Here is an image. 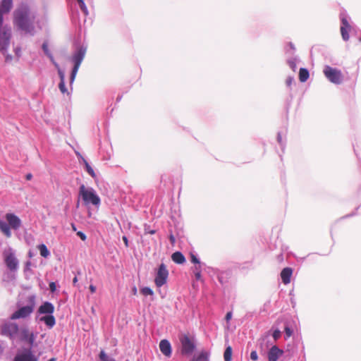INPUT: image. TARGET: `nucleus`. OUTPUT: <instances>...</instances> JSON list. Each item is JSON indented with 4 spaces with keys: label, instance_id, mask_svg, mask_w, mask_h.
Returning a JSON list of instances; mask_svg holds the SVG:
<instances>
[{
    "label": "nucleus",
    "instance_id": "f257e3e1",
    "mask_svg": "<svg viewBox=\"0 0 361 361\" xmlns=\"http://www.w3.org/2000/svg\"><path fill=\"white\" fill-rule=\"evenodd\" d=\"M13 25L24 35L34 36L39 29L37 12L26 4L20 5L13 12Z\"/></svg>",
    "mask_w": 361,
    "mask_h": 361
},
{
    "label": "nucleus",
    "instance_id": "f03ea898",
    "mask_svg": "<svg viewBox=\"0 0 361 361\" xmlns=\"http://www.w3.org/2000/svg\"><path fill=\"white\" fill-rule=\"evenodd\" d=\"M13 7L12 0H2L0 3V51L6 56V61H10L12 56L6 54L11 37V29L4 25V15L9 13Z\"/></svg>",
    "mask_w": 361,
    "mask_h": 361
},
{
    "label": "nucleus",
    "instance_id": "7ed1b4c3",
    "mask_svg": "<svg viewBox=\"0 0 361 361\" xmlns=\"http://www.w3.org/2000/svg\"><path fill=\"white\" fill-rule=\"evenodd\" d=\"M7 222L0 220V231L7 237L11 236V229L18 230L22 225L20 218L13 213H7L5 215Z\"/></svg>",
    "mask_w": 361,
    "mask_h": 361
},
{
    "label": "nucleus",
    "instance_id": "20e7f679",
    "mask_svg": "<svg viewBox=\"0 0 361 361\" xmlns=\"http://www.w3.org/2000/svg\"><path fill=\"white\" fill-rule=\"evenodd\" d=\"M78 195L85 206L88 207L90 204H92L97 208L99 207L100 198L92 188H87L82 184L79 188Z\"/></svg>",
    "mask_w": 361,
    "mask_h": 361
},
{
    "label": "nucleus",
    "instance_id": "39448f33",
    "mask_svg": "<svg viewBox=\"0 0 361 361\" xmlns=\"http://www.w3.org/2000/svg\"><path fill=\"white\" fill-rule=\"evenodd\" d=\"M181 354L186 356L191 355L196 348L195 338L187 334L179 336Z\"/></svg>",
    "mask_w": 361,
    "mask_h": 361
},
{
    "label": "nucleus",
    "instance_id": "423d86ee",
    "mask_svg": "<svg viewBox=\"0 0 361 361\" xmlns=\"http://www.w3.org/2000/svg\"><path fill=\"white\" fill-rule=\"evenodd\" d=\"M86 53V48L84 47H80L78 49L75 53L73 54L71 61L74 63V66L73 68L71 77H70V84L72 85L73 82L79 67L85 57Z\"/></svg>",
    "mask_w": 361,
    "mask_h": 361
},
{
    "label": "nucleus",
    "instance_id": "0eeeda50",
    "mask_svg": "<svg viewBox=\"0 0 361 361\" xmlns=\"http://www.w3.org/2000/svg\"><path fill=\"white\" fill-rule=\"evenodd\" d=\"M4 259L6 267L11 272L15 273L18 271L19 267V261L15 255V252L12 248H8L4 252Z\"/></svg>",
    "mask_w": 361,
    "mask_h": 361
},
{
    "label": "nucleus",
    "instance_id": "6e6552de",
    "mask_svg": "<svg viewBox=\"0 0 361 361\" xmlns=\"http://www.w3.org/2000/svg\"><path fill=\"white\" fill-rule=\"evenodd\" d=\"M323 72L326 78L331 82L337 85L342 82L343 77L340 70L334 68L329 66H325Z\"/></svg>",
    "mask_w": 361,
    "mask_h": 361
},
{
    "label": "nucleus",
    "instance_id": "1a4fd4ad",
    "mask_svg": "<svg viewBox=\"0 0 361 361\" xmlns=\"http://www.w3.org/2000/svg\"><path fill=\"white\" fill-rule=\"evenodd\" d=\"M169 276V271L164 264H161L155 275L154 283L157 287H161L166 281Z\"/></svg>",
    "mask_w": 361,
    "mask_h": 361
},
{
    "label": "nucleus",
    "instance_id": "9d476101",
    "mask_svg": "<svg viewBox=\"0 0 361 361\" xmlns=\"http://www.w3.org/2000/svg\"><path fill=\"white\" fill-rule=\"evenodd\" d=\"M19 331L17 324L8 322L1 326V334L4 336H8L11 339H14Z\"/></svg>",
    "mask_w": 361,
    "mask_h": 361
},
{
    "label": "nucleus",
    "instance_id": "9b49d317",
    "mask_svg": "<svg viewBox=\"0 0 361 361\" xmlns=\"http://www.w3.org/2000/svg\"><path fill=\"white\" fill-rule=\"evenodd\" d=\"M34 310V304L26 305L19 308L10 317L11 319H25L29 317Z\"/></svg>",
    "mask_w": 361,
    "mask_h": 361
},
{
    "label": "nucleus",
    "instance_id": "f8f14e48",
    "mask_svg": "<svg viewBox=\"0 0 361 361\" xmlns=\"http://www.w3.org/2000/svg\"><path fill=\"white\" fill-rule=\"evenodd\" d=\"M37 357L29 349H24L16 354L14 361H37Z\"/></svg>",
    "mask_w": 361,
    "mask_h": 361
},
{
    "label": "nucleus",
    "instance_id": "ddd939ff",
    "mask_svg": "<svg viewBox=\"0 0 361 361\" xmlns=\"http://www.w3.org/2000/svg\"><path fill=\"white\" fill-rule=\"evenodd\" d=\"M340 16L342 24L341 26V33L343 40L347 41L349 39L348 30L350 29V25L349 24L347 16L344 13H341Z\"/></svg>",
    "mask_w": 361,
    "mask_h": 361
},
{
    "label": "nucleus",
    "instance_id": "4468645a",
    "mask_svg": "<svg viewBox=\"0 0 361 361\" xmlns=\"http://www.w3.org/2000/svg\"><path fill=\"white\" fill-rule=\"evenodd\" d=\"M20 338L21 341L27 342L31 346L34 344L35 340L34 334L30 332V331L26 328L20 330Z\"/></svg>",
    "mask_w": 361,
    "mask_h": 361
},
{
    "label": "nucleus",
    "instance_id": "2eb2a0df",
    "mask_svg": "<svg viewBox=\"0 0 361 361\" xmlns=\"http://www.w3.org/2000/svg\"><path fill=\"white\" fill-rule=\"evenodd\" d=\"M283 351L279 349L276 345L272 346L268 352L269 361H277L282 356Z\"/></svg>",
    "mask_w": 361,
    "mask_h": 361
},
{
    "label": "nucleus",
    "instance_id": "dca6fc26",
    "mask_svg": "<svg viewBox=\"0 0 361 361\" xmlns=\"http://www.w3.org/2000/svg\"><path fill=\"white\" fill-rule=\"evenodd\" d=\"M54 311V305L49 302H44L38 309L39 314H51Z\"/></svg>",
    "mask_w": 361,
    "mask_h": 361
},
{
    "label": "nucleus",
    "instance_id": "f3484780",
    "mask_svg": "<svg viewBox=\"0 0 361 361\" xmlns=\"http://www.w3.org/2000/svg\"><path fill=\"white\" fill-rule=\"evenodd\" d=\"M159 349L163 355L166 357L171 355V345L168 340H161L159 343Z\"/></svg>",
    "mask_w": 361,
    "mask_h": 361
},
{
    "label": "nucleus",
    "instance_id": "a211bd4d",
    "mask_svg": "<svg viewBox=\"0 0 361 361\" xmlns=\"http://www.w3.org/2000/svg\"><path fill=\"white\" fill-rule=\"evenodd\" d=\"M293 274V270L291 268L286 267L284 268L281 272V277L282 281L284 284H288L290 282V277Z\"/></svg>",
    "mask_w": 361,
    "mask_h": 361
},
{
    "label": "nucleus",
    "instance_id": "6ab92c4d",
    "mask_svg": "<svg viewBox=\"0 0 361 361\" xmlns=\"http://www.w3.org/2000/svg\"><path fill=\"white\" fill-rule=\"evenodd\" d=\"M40 322H44V324L49 327L52 328L56 324V319L51 314H47L39 318Z\"/></svg>",
    "mask_w": 361,
    "mask_h": 361
},
{
    "label": "nucleus",
    "instance_id": "aec40b11",
    "mask_svg": "<svg viewBox=\"0 0 361 361\" xmlns=\"http://www.w3.org/2000/svg\"><path fill=\"white\" fill-rule=\"evenodd\" d=\"M172 260L177 264H183L185 261L184 255L180 252H176L171 256Z\"/></svg>",
    "mask_w": 361,
    "mask_h": 361
},
{
    "label": "nucleus",
    "instance_id": "412c9836",
    "mask_svg": "<svg viewBox=\"0 0 361 361\" xmlns=\"http://www.w3.org/2000/svg\"><path fill=\"white\" fill-rule=\"evenodd\" d=\"M81 160H82V162L83 163V164L85 165V168L86 171L92 178H95L96 177V174H95L93 169L91 167V166L89 164V163L87 161V160L85 158H83V157H81Z\"/></svg>",
    "mask_w": 361,
    "mask_h": 361
},
{
    "label": "nucleus",
    "instance_id": "4be33fe9",
    "mask_svg": "<svg viewBox=\"0 0 361 361\" xmlns=\"http://www.w3.org/2000/svg\"><path fill=\"white\" fill-rule=\"evenodd\" d=\"M309 78V71L306 68H301L299 71V79L301 82L307 81Z\"/></svg>",
    "mask_w": 361,
    "mask_h": 361
},
{
    "label": "nucleus",
    "instance_id": "5701e85b",
    "mask_svg": "<svg viewBox=\"0 0 361 361\" xmlns=\"http://www.w3.org/2000/svg\"><path fill=\"white\" fill-rule=\"evenodd\" d=\"M209 355L206 351H202L197 357H194L192 361H209Z\"/></svg>",
    "mask_w": 361,
    "mask_h": 361
},
{
    "label": "nucleus",
    "instance_id": "b1692460",
    "mask_svg": "<svg viewBox=\"0 0 361 361\" xmlns=\"http://www.w3.org/2000/svg\"><path fill=\"white\" fill-rule=\"evenodd\" d=\"M38 249L39 250L40 255L44 257H47L50 252L48 250L47 246L44 244H41L38 246Z\"/></svg>",
    "mask_w": 361,
    "mask_h": 361
},
{
    "label": "nucleus",
    "instance_id": "393cba45",
    "mask_svg": "<svg viewBox=\"0 0 361 361\" xmlns=\"http://www.w3.org/2000/svg\"><path fill=\"white\" fill-rule=\"evenodd\" d=\"M42 49H43L44 54L50 59L52 63L56 62L51 53L49 51L48 45L46 42H44L42 44Z\"/></svg>",
    "mask_w": 361,
    "mask_h": 361
},
{
    "label": "nucleus",
    "instance_id": "a878e982",
    "mask_svg": "<svg viewBox=\"0 0 361 361\" xmlns=\"http://www.w3.org/2000/svg\"><path fill=\"white\" fill-rule=\"evenodd\" d=\"M232 355V348L228 346L226 348L224 354V357L225 361H231Z\"/></svg>",
    "mask_w": 361,
    "mask_h": 361
},
{
    "label": "nucleus",
    "instance_id": "bb28decb",
    "mask_svg": "<svg viewBox=\"0 0 361 361\" xmlns=\"http://www.w3.org/2000/svg\"><path fill=\"white\" fill-rule=\"evenodd\" d=\"M53 64L57 69L58 74L60 78V81H65L64 71L61 69V68L59 67V65L56 62L53 63Z\"/></svg>",
    "mask_w": 361,
    "mask_h": 361
},
{
    "label": "nucleus",
    "instance_id": "cd10ccee",
    "mask_svg": "<svg viewBox=\"0 0 361 361\" xmlns=\"http://www.w3.org/2000/svg\"><path fill=\"white\" fill-rule=\"evenodd\" d=\"M99 358L102 361H116L114 358L109 357L104 351H101Z\"/></svg>",
    "mask_w": 361,
    "mask_h": 361
},
{
    "label": "nucleus",
    "instance_id": "c85d7f7f",
    "mask_svg": "<svg viewBox=\"0 0 361 361\" xmlns=\"http://www.w3.org/2000/svg\"><path fill=\"white\" fill-rule=\"evenodd\" d=\"M140 292L144 295H152L153 291L149 287H144L140 290Z\"/></svg>",
    "mask_w": 361,
    "mask_h": 361
},
{
    "label": "nucleus",
    "instance_id": "c756f323",
    "mask_svg": "<svg viewBox=\"0 0 361 361\" xmlns=\"http://www.w3.org/2000/svg\"><path fill=\"white\" fill-rule=\"evenodd\" d=\"M59 88L60 91L61 92V93H63V94H66V93L68 94V90L66 87L65 81H60V82L59 84Z\"/></svg>",
    "mask_w": 361,
    "mask_h": 361
},
{
    "label": "nucleus",
    "instance_id": "7c9ffc66",
    "mask_svg": "<svg viewBox=\"0 0 361 361\" xmlns=\"http://www.w3.org/2000/svg\"><path fill=\"white\" fill-rule=\"evenodd\" d=\"M194 272H195V279L197 280H200L201 279L200 265L195 267Z\"/></svg>",
    "mask_w": 361,
    "mask_h": 361
},
{
    "label": "nucleus",
    "instance_id": "2f4dec72",
    "mask_svg": "<svg viewBox=\"0 0 361 361\" xmlns=\"http://www.w3.org/2000/svg\"><path fill=\"white\" fill-rule=\"evenodd\" d=\"M281 332L279 329L274 330L272 334V336L275 341H277L281 337Z\"/></svg>",
    "mask_w": 361,
    "mask_h": 361
},
{
    "label": "nucleus",
    "instance_id": "473e14b6",
    "mask_svg": "<svg viewBox=\"0 0 361 361\" xmlns=\"http://www.w3.org/2000/svg\"><path fill=\"white\" fill-rule=\"evenodd\" d=\"M79 5H80V9L83 11L84 14L85 15H87L88 14V11H87V7L85 6V4L84 1H82V2H80Z\"/></svg>",
    "mask_w": 361,
    "mask_h": 361
},
{
    "label": "nucleus",
    "instance_id": "72a5a7b5",
    "mask_svg": "<svg viewBox=\"0 0 361 361\" xmlns=\"http://www.w3.org/2000/svg\"><path fill=\"white\" fill-rule=\"evenodd\" d=\"M288 63L290 66V68L293 71H295V69H296V63H295V61L293 59L291 60H288Z\"/></svg>",
    "mask_w": 361,
    "mask_h": 361
},
{
    "label": "nucleus",
    "instance_id": "f704fd0d",
    "mask_svg": "<svg viewBox=\"0 0 361 361\" xmlns=\"http://www.w3.org/2000/svg\"><path fill=\"white\" fill-rule=\"evenodd\" d=\"M285 333H286V337L289 338L292 335L293 331L288 326H286L285 327Z\"/></svg>",
    "mask_w": 361,
    "mask_h": 361
},
{
    "label": "nucleus",
    "instance_id": "c9c22d12",
    "mask_svg": "<svg viewBox=\"0 0 361 361\" xmlns=\"http://www.w3.org/2000/svg\"><path fill=\"white\" fill-rule=\"evenodd\" d=\"M191 262L199 265L200 264L199 259L195 255H191Z\"/></svg>",
    "mask_w": 361,
    "mask_h": 361
},
{
    "label": "nucleus",
    "instance_id": "e433bc0d",
    "mask_svg": "<svg viewBox=\"0 0 361 361\" xmlns=\"http://www.w3.org/2000/svg\"><path fill=\"white\" fill-rule=\"evenodd\" d=\"M257 353L256 351H252L250 353V358L252 360H257Z\"/></svg>",
    "mask_w": 361,
    "mask_h": 361
},
{
    "label": "nucleus",
    "instance_id": "4c0bfd02",
    "mask_svg": "<svg viewBox=\"0 0 361 361\" xmlns=\"http://www.w3.org/2000/svg\"><path fill=\"white\" fill-rule=\"evenodd\" d=\"M56 286L54 282H51L49 283V289L51 292L54 293L56 290Z\"/></svg>",
    "mask_w": 361,
    "mask_h": 361
},
{
    "label": "nucleus",
    "instance_id": "58836bf2",
    "mask_svg": "<svg viewBox=\"0 0 361 361\" xmlns=\"http://www.w3.org/2000/svg\"><path fill=\"white\" fill-rule=\"evenodd\" d=\"M77 235L80 238V239L82 240H86V235L84 233H82L81 231H78L77 233Z\"/></svg>",
    "mask_w": 361,
    "mask_h": 361
},
{
    "label": "nucleus",
    "instance_id": "ea45409f",
    "mask_svg": "<svg viewBox=\"0 0 361 361\" xmlns=\"http://www.w3.org/2000/svg\"><path fill=\"white\" fill-rule=\"evenodd\" d=\"M231 318H232V312H227L226 317H225V319L226 320V322H228L231 319Z\"/></svg>",
    "mask_w": 361,
    "mask_h": 361
},
{
    "label": "nucleus",
    "instance_id": "a19ab883",
    "mask_svg": "<svg viewBox=\"0 0 361 361\" xmlns=\"http://www.w3.org/2000/svg\"><path fill=\"white\" fill-rule=\"evenodd\" d=\"M145 232L146 233L154 234L156 231H155V230H150V229L149 228V227H148V228H145Z\"/></svg>",
    "mask_w": 361,
    "mask_h": 361
},
{
    "label": "nucleus",
    "instance_id": "79ce46f5",
    "mask_svg": "<svg viewBox=\"0 0 361 361\" xmlns=\"http://www.w3.org/2000/svg\"><path fill=\"white\" fill-rule=\"evenodd\" d=\"M293 81V78L289 77L286 79V85L288 86H290L292 84V82Z\"/></svg>",
    "mask_w": 361,
    "mask_h": 361
},
{
    "label": "nucleus",
    "instance_id": "37998d69",
    "mask_svg": "<svg viewBox=\"0 0 361 361\" xmlns=\"http://www.w3.org/2000/svg\"><path fill=\"white\" fill-rule=\"evenodd\" d=\"M122 239H123L126 246L128 247V240L127 237L126 236H123Z\"/></svg>",
    "mask_w": 361,
    "mask_h": 361
},
{
    "label": "nucleus",
    "instance_id": "c03bdc74",
    "mask_svg": "<svg viewBox=\"0 0 361 361\" xmlns=\"http://www.w3.org/2000/svg\"><path fill=\"white\" fill-rule=\"evenodd\" d=\"M90 290L92 293H94L96 291V287L93 285L90 286Z\"/></svg>",
    "mask_w": 361,
    "mask_h": 361
},
{
    "label": "nucleus",
    "instance_id": "a18cd8bd",
    "mask_svg": "<svg viewBox=\"0 0 361 361\" xmlns=\"http://www.w3.org/2000/svg\"><path fill=\"white\" fill-rule=\"evenodd\" d=\"M15 52H16V54L18 56H20V48H19V47H16V48L15 49Z\"/></svg>",
    "mask_w": 361,
    "mask_h": 361
},
{
    "label": "nucleus",
    "instance_id": "49530a36",
    "mask_svg": "<svg viewBox=\"0 0 361 361\" xmlns=\"http://www.w3.org/2000/svg\"><path fill=\"white\" fill-rule=\"evenodd\" d=\"M277 140H278L279 143L281 145V135L280 133H278Z\"/></svg>",
    "mask_w": 361,
    "mask_h": 361
},
{
    "label": "nucleus",
    "instance_id": "de8ad7c7",
    "mask_svg": "<svg viewBox=\"0 0 361 361\" xmlns=\"http://www.w3.org/2000/svg\"><path fill=\"white\" fill-rule=\"evenodd\" d=\"M32 177V174H31V173H27V174L26 175V179H27V180H31Z\"/></svg>",
    "mask_w": 361,
    "mask_h": 361
},
{
    "label": "nucleus",
    "instance_id": "09e8293b",
    "mask_svg": "<svg viewBox=\"0 0 361 361\" xmlns=\"http://www.w3.org/2000/svg\"><path fill=\"white\" fill-rule=\"evenodd\" d=\"M78 282V279L76 276L74 277L73 280V283L74 286H76V283Z\"/></svg>",
    "mask_w": 361,
    "mask_h": 361
},
{
    "label": "nucleus",
    "instance_id": "8fccbe9b",
    "mask_svg": "<svg viewBox=\"0 0 361 361\" xmlns=\"http://www.w3.org/2000/svg\"><path fill=\"white\" fill-rule=\"evenodd\" d=\"M170 240H171L172 243H173V242L175 241V238L173 237V235H171L170 236Z\"/></svg>",
    "mask_w": 361,
    "mask_h": 361
},
{
    "label": "nucleus",
    "instance_id": "3c124183",
    "mask_svg": "<svg viewBox=\"0 0 361 361\" xmlns=\"http://www.w3.org/2000/svg\"><path fill=\"white\" fill-rule=\"evenodd\" d=\"M71 226H72L73 230V231H76V228H75V224H72V225H71Z\"/></svg>",
    "mask_w": 361,
    "mask_h": 361
},
{
    "label": "nucleus",
    "instance_id": "603ef678",
    "mask_svg": "<svg viewBox=\"0 0 361 361\" xmlns=\"http://www.w3.org/2000/svg\"><path fill=\"white\" fill-rule=\"evenodd\" d=\"M31 264L30 262H26V267L27 268Z\"/></svg>",
    "mask_w": 361,
    "mask_h": 361
},
{
    "label": "nucleus",
    "instance_id": "864d4df0",
    "mask_svg": "<svg viewBox=\"0 0 361 361\" xmlns=\"http://www.w3.org/2000/svg\"><path fill=\"white\" fill-rule=\"evenodd\" d=\"M79 204H80V198L77 201V204H76L77 207H79Z\"/></svg>",
    "mask_w": 361,
    "mask_h": 361
},
{
    "label": "nucleus",
    "instance_id": "5fc2aeb1",
    "mask_svg": "<svg viewBox=\"0 0 361 361\" xmlns=\"http://www.w3.org/2000/svg\"><path fill=\"white\" fill-rule=\"evenodd\" d=\"M48 361H56V359L55 358H51Z\"/></svg>",
    "mask_w": 361,
    "mask_h": 361
},
{
    "label": "nucleus",
    "instance_id": "6e6d98bb",
    "mask_svg": "<svg viewBox=\"0 0 361 361\" xmlns=\"http://www.w3.org/2000/svg\"><path fill=\"white\" fill-rule=\"evenodd\" d=\"M290 47H291L292 49H294V47H293V44H291V43H290Z\"/></svg>",
    "mask_w": 361,
    "mask_h": 361
},
{
    "label": "nucleus",
    "instance_id": "4d7b16f0",
    "mask_svg": "<svg viewBox=\"0 0 361 361\" xmlns=\"http://www.w3.org/2000/svg\"><path fill=\"white\" fill-rule=\"evenodd\" d=\"M136 291H137L136 288H133V292L135 293H136Z\"/></svg>",
    "mask_w": 361,
    "mask_h": 361
},
{
    "label": "nucleus",
    "instance_id": "13d9d810",
    "mask_svg": "<svg viewBox=\"0 0 361 361\" xmlns=\"http://www.w3.org/2000/svg\"><path fill=\"white\" fill-rule=\"evenodd\" d=\"M84 0H78V3L83 1Z\"/></svg>",
    "mask_w": 361,
    "mask_h": 361
}]
</instances>
